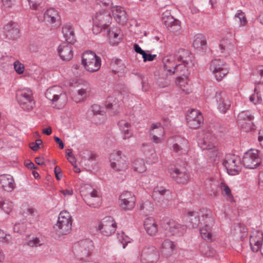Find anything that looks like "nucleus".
<instances>
[{"label": "nucleus", "instance_id": "nucleus-59", "mask_svg": "<svg viewBox=\"0 0 263 263\" xmlns=\"http://www.w3.org/2000/svg\"><path fill=\"white\" fill-rule=\"evenodd\" d=\"M42 143L41 139L36 140L34 143H32L30 145V148L34 151H37L39 148V146Z\"/></svg>", "mask_w": 263, "mask_h": 263}, {"label": "nucleus", "instance_id": "nucleus-26", "mask_svg": "<svg viewBox=\"0 0 263 263\" xmlns=\"http://www.w3.org/2000/svg\"><path fill=\"white\" fill-rule=\"evenodd\" d=\"M44 20L50 24H60V17L57 10L53 8L47 9L44 13Z\"/></svg>", "mask_w": 263, "mask_h": 263}, {"label": "nucleus", "instance_id": "nucleus-9", "mask_svg": "<svg viewBox=\"0 0 263 263\" xmlns=\"http://www.w3.org/2000/svg\"><path fill=\"white\" fill-rule=\"evenodd\" d=\"M109 162L111 168L116 171H124L128 167L127 159L120 151H115L110 154Z\"/></svg>", "mask_w": 263, "mask_h": 263}, {"label": "nucleus", "instance_id": "nucleus-7", "mask_svg": "<svg viewBox=\"0 0 263 263\" xmlns=\"http://www.w3.org/2000/svg\"><path fill=\"white\" fill-rule=\"evenodd\" d=\"M16 99L21 107L26 110H31L35 105L32 90L28 88L19 89L16 92Z\"/></svg>", "mask_w": 263, "mask_h": 263}, {"label": "nucleus", "instance_id": "nucleus-17", "mask_svg": "<svg viewBox=\"0 0 263 263\" xmlns=\"http://www.w3.org/2000/svg\"><path fill=\"white\" fill-rule=\"evenodd\" d=\"M187 125L191 128H199L203 122V117L198 110L192 109L186 116Z\"/></svg>", "mask_w": 263, "mask_h": 263}, {"label": "nucleus", "instance_id": "nucleus-51", "mask_svg": "<svg viewBox=\"0 0 263 263\" xmlns=\"http://www.w3.org/2000/svg\"><path fill=\"white\" fill-rule=\"evenodd\" d=\"M13 65H14V68L15 71L18 74H22L24 72V70H25V66H24V64L21 63L18 61H16L15 62H14Z\"/></svg>", "mask_w": 263, "mask_h": 263}, {"label": "nucleus", "instance_id": "nucleus-19", "mask_svg": "<svg viewBox=\"0 0 263 263\" xmlns=\"http://www.w3.org/2000/svg\"><path fill=\"white\" fill-rule=\"evenodd\" d=\"M198 143L202 150L213 149L214 155L217 156V152L214 147L212 140V136L209 133L202 132L198 136Z\"/></svg>", "mask_w": 263, "mask_h": 263}, {"label": "nucleus", "instance_id": "nucleus-4", "mask_svg": "<svg viewBox=\"0 0 263 263\" xmlns=\"http://www.w3.org/2000/svg\"><path fill=\"white\" fill-rule=\"evenodd\" d=\"M72 223V218L70 214L67 211H63L60 212L53 229L55 233L60 236L67 235L70 232Z\"/></svg>", "mask_w": 263, "mask_h": 263}, {"label": "nucleus", "instance_id": "nucleus-54", "mask_svg": "<svg viewBox=\"0 0 263 263\" xmlns=\"http://www.w3.org/2000/svg\"><path fill=\"white\" fill-rule=\"evenodd\" d=\"M30 8L33 10H36L40 5L41 0H27Z\"/></svg>", "mask_w": 263, "mask_h": 263}, {"label": "nucleus", "instance_id": "nucleus-55", "mask_svg": "<svg viewBox=\"0 0 263 263\" xmlns=\"http://www.w3.org/2000/svg\"><path fill=\"white\" fill-rule=\"evenodd\" d=\"M157 55L156 54H152L149 53H147L146 52L143 55L142 58L143 59L144 62H147V61H153L154 60V59L156 58Z\"/></svg>", "mask_w": 263, "mask_h": 263}, {"label": "nucleus", "instance_id": "nucleus-32", "mask_svg": "<svg viewBox=\"0 0 263 263\" xmlns=\"http://www.w3.org/2000/svg\"><path fill=\"white\" fill-rule=\"evenodd\" d=\"M0 183L4 190L7 192L12 191L15 187L14 180L13 177L9 175H1Z\"/></svg>", "mask_w": 263, "mask_h": 263}, {"label": "nucleus", "instance_id": "nucleus-39", "mask_svg": "<svg viewBox=\"0 0 263 263\" xmlns=\"http://www.w3.org/2000/svg\"><path fill=\"white\" fill-rule=\"evenodd\" d=\"M132 168L135 172L143 173L146 171L144 160L142 159H136L132 163Z\"/></svg>", "mask_w": 263, "mask_h": 263}, {"label": "nucleus", "instance_id": "nucleus-13", "mask_svg": "<svg viewBox=\"0 0 263 263\" xmlns=\"http://www.w3.org/2000/svg\"><path fill=\"white\" fill-rule=\"evenodd\" d=\"M172 140L173 142L171 144L170 149L173 153L178 156L187 154L190 145L187 139L180 137H175Z\"/></svg>", "mask_w": 263, "mask_h": 263}, {"label": "nucleus", "instance_id": "nucleus-20", "mask_svg": "<svg viewBox=\"0 0 263 263\" xmlns=\"http://www.w3.org/2000/svg\"><path fill=\"white\" fill-rule=\"evenodd\" d=\"M170 173L173 179L180 183H186L190 178L189 173L184 167H180L170 168Z\"/></svg>", "mask_w": 263, "mask_h": 263}, {"label": "nucleus", "instance_id": "nucleus-46", "mask_svg": "<svg viewBox=\"0 0 263 263\" xmlns=\"http://www.w3.org/2000/svg\"><path fill=\"white\" fill-rule=\"evenodd\" d=\"M229 72L228 68L222 69L220 71L213 73L215 78L218 81H220Z\"/></svg>", "mask_w": 263, "mask_h": 263}, {"label": "nucleus", "instance_id": "nucleus-31", "mask_svg": "<svg viewBox=\"0 0 263 263\" xmlns=\"http://www.w3.org/2000/svg\"><path fill=\"white\" fill-rule=\"evenodd\" d=\"M62 32L65 40L67 43L73 44L75 42L74 30L70 24H64L62 27Z\"/></svg>", "mask_w": 263, "mask_h": 263}, {"label": "nucleus", "instance_id": "nucleus-48", "mask_svg": "<svg viewBox=\"0 0 263 263\" xmlns=\"http://www.w3.org/2000/svg\"><path fill=\"white\" fill-rule=\"evenodd\" d=\"M120 200H136L135 195L128 191L124 192L120 196Z\"/></svg>", "mask_w": 263, "mask_h": 263}, {"label": "nucleus", "instance_id": "nucleus-52", "mask_svg": "<svg viewBox=\"0 0 263 263\" xmlns=\"http://www.w3.org/2000/svg\"><path fill=\"white\" fill-rule=\"evenodd\" d=\"M26 226L24 223H18L15 224L13 227V230L15 232L22 233L25 232Z\"/></svg>", "mask_w": 263, "mask_h": 263}, {"label": "nucleus", "instance_id": "nucleus-11", "mask_svg": "<svg viewBox=\"0 0 263 263\" xmlns=\"http://www.w3.org/2000/svg\"><path fill=\"white\" fill-rule=\"evenodd\" d=\"M159 256L157 249L154 246L148 245L142 249L139 257L141 263H157Z\"/></svg>", "mask_w": 263, "mask_h": 263}, {"label": "nucleus", "instance_id": "nucleus-2", "mask_svg": "<svg viewBox=\"0 0 263 263\" xmlns=\"http://www.w3.org/2000/svg\"><path fill=\"white\" fill-rule=\"evenodd\" d=\"M192 55L184 49L180 50L176 54L165 56L162 60L164 70L167 76L183 74L185 76L192 64Z\"/></svg>", "mask_w": 263, "mask_h": 263}, {"label": "nucleus", "instance_id": "nucleus-44", "mask_svg": "<svg viewBox=\"0 0 263 263\" xmlns=\"http://www.w3.org/2000/svg\"><path fill=\"white\" fill-rule=\"evenodd\" d=\"M201 253L206 256H213L215 254V250L205 243L201 245L200 247Z\"/></svg>", "mask_w": 263, "mask_h": 263}, {"label": "nucleus", "instance_id": "nucleus-57", "mask_svg": "<svg viewBox=\"0 0 263 263\" xmlns=\"http://www.w3.org/2000/svg\"><path fill=\"white\" fill-rule=\"evenodd\" d=\"M157 83L158 85L161 87H165L170 84V81L168 79L163 80L160 78L158 79Z\"/></svg>", "mask_w": 263, "mask_h": 263}, {"label": "nucleus", "instance_id": "nucleus-40", "mask_svg": "<svg viewBox=\"0 0 263 263\" xmlns=\"http://www.w3.org/2000/svg\"><path fill=\"white\" fill-rule=\"evenodd\" d=\"M90 91V87L88 84L87 82H85V83L83 85L82 87H80V88L77 90L78 95L80 97L79 100H76L75 101L76 102H79L86 98L89 95Z\"/></svg>", "mask_w": 263, "mask_h": 263}, {"label": "nucleus", "instance_id": "nucleus-64", "mask_svg": "<svg viewBox=\"0 0 263 263\" xmlns=\"http://www.w3.org/2000/svg\"><path fill=\"white\" fill-rule=\"evenodd\" d=\"M258 184L260 187L263 189V172H260L258 176Z\"/></svg>", "mask_w": 263, "mask_h": 263}, {"label": "nucleus", "instance_id": "nucleus-6", "mask_svg": "<svg viewBox=\"0 0 263 263\" xmlns=\"http://www.w3.org/2000/svg\"><path fill=\"white\" fill-rule=\"evenodd\" d=\"M112 17L110 12L107 10L99 11L93 18V33L98 34L108 27L111 22Z\"/></svg>", "mask_w": 263, "mask_h": 263}, {"label": "nucleus", "instance_id": "nucleus-5", "mask_svg": "<svg viewBox=\"0 0 263 263\" xmlns=\"http://www.w3.org/2000/svg\"><path fill=\"white\" fill-rule=\"evenodd\" d=\"M82 64L88 71H98L101 65V59L93 51H86L82 56Z\"/></svg>", "mask_w": 263, "mask_h": 263}, {"label": "nucleus", "instance_id": "nucleus-35", "mask_svg": "<svg viewBox=\"0 0 263 263\" xmlns=\"http://www.w3.org/2000/svg\"><path fill=\"white\" fill-rule=\"evenodd\" d=\"M187 74L188 71H187L186 74L185 76L183 74H178L179 76L176 78V83L180 87L182 91L186 94L190 93L192 91L187 82Z\"/></svg>", "mask_w": 263, "mask_h": 263}, {"label": "nucleus", "instance_id": "nucleus-63", "mask_svg": "<svg viewBox=\"0 0 263 263\" xmlns=\"http://www.w3.org/2000/svg\"><path fill=\"white\" fill-rule=\"evenodd\" d=\"M134 49L138 53L141 54L142 56L145 53V51L141 49V48L137 44H135L134 45Z\"/></svg>", "mask_w": 263, "mask_h": 263}, {"label": "nucleus", "instance_id": "nucleus-22", "mask_svg": "<svg viewBox=\"0 0 263 263\" xmlns=\"http://www.w3.org/2000/svg\"><path fill=\"white\" fill-rule=\"evenodd\" d=\"M263 245V233L259 231L252 232L250 236V245L253 252H258Z\"/></svg>", "mask_w": 263, "mask_h": 263}, {"label": "nucleus", "instance_id": "nucleus-30", "mask_svg": "<svg viewBox=\"0 0 263 263\" xmlns=\"http://www.w3.org/2000/svg\"><path fill=\"white\" fill-rule=\"evenodd\" d=\"M175 248L173 241L165 240L160 248V255L164 257H168L173 254Z\"/></svg>", "mask_w": 263, "mask_h": 263}, {"label": "nucleus", "instance_id": "nucleus-1", "mask_svg": "<svg viewBox=\"0 0 263 263\" xmlns=\"http://www.w3.org/2000/svg\"><path fill=\"white\" fill-rule=\"evenodd\" d=\"M184 219L188 227L196 228L200 224V233L202 238L208 241L212 240L214 221L210 211L202 209L199 212H190Z\"/></svg>", "mask_w": 263, "mask_h": 263}, {"label": "nucleus", "instance_id": "nucleus-43", "mask_svg": "<svg viewBox=\"0 0 263 263\" xmlns=\"http://www.w3.org/2000/svg\"><path fill=\"white\" fill-rule=\"evenodd\" d=\"M13 203L10 199H3L2 205L1 209L4 211L6 214H9L13 210Z\"/></svg>", "mask_w": 263, "mask_h": 263}, {"label": "nucleus", "instance_id": "nucleus-15", "mask_svg": "<svg viewBox=\"0 0 263 263\" xmlns=\"http://www.w3.org/2000/svg\"><path fill=\"white\" fill-rule=\"evenodd\" d=\"M258 153V150L252 149L245 153L242 162L246 167L254 169L260 164L261 160Z\"/></svg>", "mask_w": 263, "mask_h": 263}, {"label": "nucleus", "instance_id": "nucleus-16", "mask_svg": "<svg viewBox=\"0 0 263 263\" xmlns=\"http://www.w3.org/2000/svg\"><path fill=\"white\" fill-rule=\"evenodd\" d=\"M93 245L90 240L81 241L74 247V253L81 259L88 257L93 250Z\"/></svg>", "mask_w": 263, "mask_h": 263}, {"label": "nucleus", "instance_id": "nucleus-29", "mask_svg": "<svg viewBox=\"0 0 263 263\" xmlns=\"http://www.w3.org/2000/svg\"><path fill=\"white\" fill-rule=\"evenodd\" d=\"M109 43L112 45L118 44L122 38L121 30L117 27H114L107 31Z\"/></svg>", "mask_w": 263, "mask_h": 263}, {"label": "nucleus", "instance_id": "nucleus-36", "mask_svg": "<svg viewBox=\"0 0 263 263\" xmlns=\"http://www.w3.org/2000/svg\"><path fill=\"white\" fill-rule=\"evenodd\" d=\"M120 130L123 135L124 140L129 139L133 136V133L130 130V124L125 120H120L118 123Z\"/></svg>", "mask_w": 263, "mask_h": 263}, {"label": "nucleus", "instance_id": "nucleus-49", "mask_svg": "<svg viewBox=\"0 0 263 263\" xmlns=\"http://www.w3.org/2000/svg\"><path fill=\"white\" fill-rule=\"evenodd\" d=\"M27 243L31 247H37L42 245L43 241L38 237H34L29 240Z\"/></svg>", "mask_w": 263, "mask_h": 263}, {"label": "nucleus", "instance_id": "nucleus-14", "mask_svg": "<svg viewBox=\"0 0 263 263\" xmlns=\"http://www.w3.org/2000/svg\"><path fill=\"white\" fill-rule=\"evenodd\" d=\"M80 193L85 202L87 205H94L91 203V198H93L94 202L97 201L101 196V193L99 190L93 188L89 184H85L80 188Z\"/></svg>", "mask_w": 263, "mask_h": 263}, {"label": "nucleus", "instance_id": "nucleus-3", "mask_svg": "<svg viewBox=\"0 0 263 263\" xmlns=\"http://www.w3.org/2000/svg\"><path fill=\"white\" fill-rule=\"evenodd\" d=\"M45 96L53 107L58 109L63 108L67 102L66 93L64 89L58 85L48 88L45 92Z\"/></svg>", "mask_w": 263, "mask_h": 263}, {"label": "nucleus", "instance_id": "nucleus-42", "mask_svg": "<svg viewBox=\"0 0 263 263\" xmlns=\"http://www.w3.org/2000/svg\"><path fill=\"white\" fill-rule=\"evenodd\" d=\"M170 196L169 190L162 188L157 187L155 189L153 196L155 198H159L160 200H163L165 197H168Z\"/></svg>", "mask_w": 263, "mask_h": 263}, {"label": "nucleus", "instance_id": "nucleus-28", "mask_svg": "<svg viewBox=\"0 0 263 263\" xmlns=\"http://www.w3.org/2000/svg\"><path fill=\"white\" fill-rule=\"evenodd\" d=\"M89 111L92 113V121L93 122L100 124L104 120V112L99 105H92Z\"/></svg>", "mask_w": 263, "mask_h": 263}, {"label": "nucleus", "instance_id": "nucleus-12", "mask_svg": "<svg viewBox=\"0 0 263 263\" xmlns=\"http://www.w3.org/2000/svg\"><path fill=\"white\" fill-rule=\"evenodd\" d=\"M254 115L250 111L243 110L238 114L236 122L240 128L246 132H249L254 128Z\"/></svg>", "mask_w": 263, "mask_h": 263}, {"label": "nucleus", "instance_id": "nucleus-18", "mask_svg": "<svg viewBox=\"0 0 263 263\" xmlns=\"http://www.w3.org/2000/svg\"><path fill=\"white\" fill-rule=\"evenodd\" d=\"M215 98L219 111L222 114H226L231 106V102L226 92L221 90L216 91Z\"/></svg>", "mask_w": 263, "mask_h": 263}, {"label": "nucleus", "instance_id": "nucleus-56", "mask_svg": "<svg viewBox=\"0 0 263 263\" xmlns=\"http://www.w3.org/2000/svg\"><path fill=\"white\" fill-rule=\"evenodd\" d=\"M249 100L253 104H257L261 102V99L257 94L254 93L249 97Z\"/></svg>", "mask_w": 263, "mask_h": 263}, {"label": "nucleus", "instance_id": "nucleus-53", "mask_svg": "<svg viewBox=\"0 0 263 263\" xmlns=\"http://www.w3.org/2000/svg\"><path fill=\"white\" fill-rule=\"evenodd\" d=\"M124 233L122 232L121 233L118 234V239L123 243V248H125L126 244L128 242L127 240L128 237L126 236H124Z\"/></svg>", "mask_w": 263, "mask_h": 263}, {"label": "nucleus", "instance_id": "nucleus-23", "mask_svg": "<svg viewBox=\"0 0 263 263\" xmlns=\"http://www.w3.org/2000/svg\"><path fill=\"white\" fill-rule=\"evenodd\" d=\"M3 33L9 39H17L20 34L18 25L13 22H8L4 26Z\"/></svg>", "mask_w": 263, "mask_h": 263}, {"label": "nucleus", "instance_id": "nucleus-10", "mask_svg": "<svg viewBox=\"0 0 263 263\" xmlns=\"http://www.w3.org/2000/svg\"><path fill=\"white\" fill-rule=\"evenodd\" d=\"M116 228V223L111 216L104 217L96 226V230L105 236H109L114 233Z\"/></svg>", "mask_w": 263, "mask_h": 263}, {"label": "nucleus", "instance_id": "nucleus-37", "mask_svg": "<svg viewBox=\"0 0 263 263\" xmlns=\"http://www.w3.org/2000/svg\"><path fill=\"white\" fill-rule=\"evenodd\" d=\"M226 68H228L227 64L220 59L212 60L210 66V69L212 73Z\"/></svg>", "mask_w": 263, "mask_h": 263}, {"label": "nucleus", "instance_id": "nucleus-24", "mask_svg": "<svg viewBox=\"0 0 263 263\" xmlns=\"http://www.w3.org/2000/svg\"><path fill=\"white\" fill-rule=\"evenodd\" d=\"M164 128L160 123H155L151 125V135L152 136V140L155 143H161L164 139Z\"/></svg>", "mask_w": 263, "mask_h": 263}, {"label": "nucleus", "instance_id": "nucleus-21", "mask_svg": "<svg viewBox=\"0 0 263 263\" xmlns=\"http://www.w3.org/2000/svg\"><path fill=\"white\" fill-rule=\"evenodd\" d=\"M161 20L163 24L167 28H170L172 31H176L180 29V22L173 17L169 10L162 13Z\"/></svg>", "mask_w": 263, "mask_h": 263}, {"label": "nucleus", "instance_id": "nucleus-38", "mask_svg": "<svg viewBox=\"0 0 263 263\" xmlns=\"http://www.w3.org/2000/svg\"><path fill=\"white\" fill-rule=\"evenodd\" d=\"M206 45V40L205 37L201 35H197L193 43V47L199 51L204 50L205 49Z\"/></svg>", "mask_w": 263, "mask_h": 263}, {"label": "nucleus", "instance_id": "nucleus-61", "mask_svg": "<svg viewBox=\"0 0 263 263\" xmlns=\"http://www.w3.org/2000/svg\"><path fill=\"white\" fill-rule=\"evenodd\" d=\"M54 171L56 178L58 180H60L62 177V173L60 167L58 166H56Z\"/></svg>", "mask_w": 263, "mask_h": 263}, {"label": "nucleus", "instance_id": "nucleus-47", "mask_svg": "<svg viewBox=\"0 0 263 263\" xmlns=\"http://www.w3.org/2000/svg\"><path fill=\"white\" fill-rule=\"evenodd\" d=\"M11 241V236L4 231L0 230V242L4 243H9Z\"/></svg>", "mask_w": 263, "mask_h": 263}, {"label": "nucleus", "instance_id": "nucleus-45", "mask_svg": "<svg viewBox=\"0 0 263 263\" xmlns=\"http://www.w3.org/2000/svg\"><path fill=\"white\" fill-rule=\"evenodd\" d=\"M136 200H121L120 205L125 211L132 210L135 206Z\"/></svg>", "mask_w": 263, "mask_h": 263}, {"label": "nucleus", "instance_id": "nucleus-41", "mask_svg": "<svg viewBox=\"0 0 263 263\" xmlns=\"http://www.w3.org/2000/svg\"><path fill=\"white\" fill-rule=\"evenodd\" d=\"M219 189L222 195L228 200L232 201L233 199V196L232 194L231 190L228 184L223 182H221L219 185Z\"/></svg>", "mask_w": 263, "mask_h": 263}, {"label": "nucleus", "instance_id": "nucleus-50", "mask_svg": "<svg viewBox=\"0 0 263 263\" xmlns=\"http://www.w3.org/2000/svg\"><path fill=\"white\" fill-rule=\"evenodd\" d=\"M235 16L239 18L240 25L241 26H245L247 23V20L246 17V15L242 11H237V12L235 15Z\"/></svg>", "mask_w": 263, "mask_h": 263}, {"label": "nucleus", "instance_id": "nucleus-62", "mask_svg": "<svg viewBox=\"0 0 263 263\" xmlns=\"http://www.w3.org/2000/svg\"><path fill=\"white\" fill-rule=\"evenodd\" d=\"M60 192L65 196H72L73 194V191L72 189H65V190H61Z\"/></svg>", "mask_w": 263, "mask_h": 263}, {"label": "nucleus", "instance_id": "nucleus-33", "mask_svg": "<svg viewBox=\"0 0 263 263\" xmlns=\"http://www.w3.org/2000/svg\"><path fill=\"white\" fill-rule=\"evenodd\" d=\"M144 229L146 233L151 236L155 235L158 232V226L152 217L145 219L144 221Z\"/></svg>", "mask_w": 263, "mask_h": 263}, {"label": "nucleus", "instance_id": "nucleus-34", "mask_svg": "<svg viewBox=\"0 0 263 263\" xmlns=\"http://www.w3.org/2000/svg\"><path fill=\"white\" fill-rule=\"evenodd\" d=\"M169 229L172 235L180 236L185 232L186 226L181 225L175 221H170L168 222Z\"/></svg>", "mask_w": 263, "mask_h": 263}, {"label": "nucleus", "instance_id": "nucleus-25", "mask_svg": "<svg viewBox=\"0 0 263 263\" xmlns=\"http://www.w3.org/2000/svg\"><path fill=\"white\" fill-rule=\"evenodd\" d=\"M58 52L61 59L63 61L70 60L73 55L71 45L64 43L61 44L58 48Z\"/></svg>", "mask_w": 263, "mask_h": 263}, {"label": "nucleus", "instance_id": "nucleus-8", "mask_svg": "<svg viewBox=\"0 0 263 263\" xmlns=\"http://www.w3.org/2000/svg\"><path fill=\"white\" fill-rule=\"evenodd\" d=\"M223 165L230 175H237L239 174L242 168V164L239 157L233 154L226 155Z\"/></svg>", "mask_w": 263, "mask_h": 263}, {"label": "nucleus", "instance_id": "nucleus-27", "mask_svg": "<svg viewBox=\"0 0 263 263\" xmlns=\"http://www.w3.org/2000/svg\"><path fill=\"white\" fill-rule=\"evenodd\" d=\"M112 12L116 21L120 24L123 25L127 22V16L124 9L119 6L112 8Z\"/></svg>", "mask_w": 263, "mask_h": 263}, {"label": "nucleus", "instance_id": "nucleus-60", "mask_svg": "<svg viewBox=\"0 0 263 263\" xmlns=\"http://www.w3.org/2000/svg\"><path fill=\"white\" fill-rule=\"evenodd\" d=\"M3 6L6 8H11L14 4V0H2Z\"/></svg>", "mask_w": 263, "mask_h": 263}, {"label": "nucleus", "instance_id": "nucleus-58", "mask_svg": "<svg viewBox=\"0 0 263 263\" xmlns=\"http://www.w3.org/2000/svg\"><path fill=\"white\" fill-rule=\"evenodd\" d=\"M25 214L27 215H32L34 217H37L38 215L35 209L31 207H29L26 209V211L24 212Z\"/></svg>", "mask_w": 263, "mask_h": 263}]
</instances>
